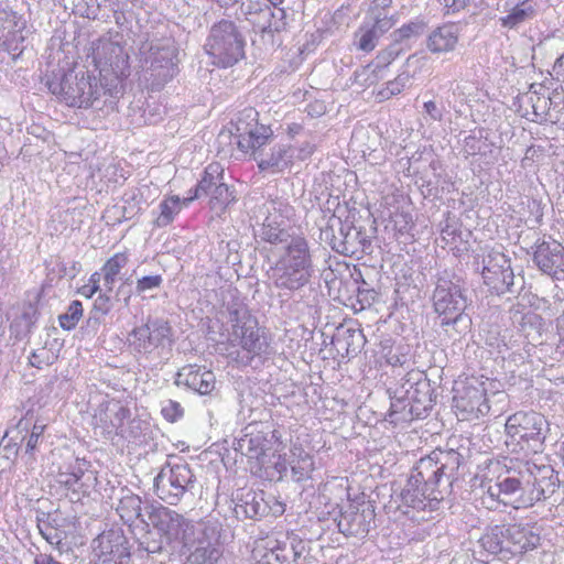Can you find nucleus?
I'll list each match as a JSON object with an SVG mask.
<instances>
[{
    "label": "nucleus",
    "instance_id": "1",
    "mask_svg": "<svg viewBox=\"0 0 564 564\" xmlns=\"http://www.w3.org/2000/svg\"><path fill=\"white\" fill-rule=\"evenodd\" d=\"M555 482L549 465L507 457L489 460L480 475L481 499L489 509H529L552 495Z\"/></svg>",
    "mask_w": 564,
    "mask_h": 564
},
{
    "label": "nucleus",
    "instance_id": "2",
    "mask_svg": "<svg viewBox=\"0 0 564 564\" xmlns=\"http://www.w3.org/2000/svg\"><path fill=\"white\" fill-rule=\"evenodd\" d=\"M458 467L459 459L454 452L435 449L421 458L415 474L401 492V507L414 511L436 510L444 499L438 488L442 478H449Z\"/></svg>",
    "mask_w": 564,
    "mask_h": 564
},
{
    "label": "nucleus",
    "instance_id": "3",
    "mask_svg": "<svg viewBox=\"0 0 564 564\" xmlns=\"http://www.w3.org/2000/svg\"><path fill=\"white\" fill-rule=\"evenodd\" d=\"M547 421L534 411L511 414L505 424L506 446L512 454L529 456L541 453L546 438Z\"/></svg>",
    "mask_w": 564,
    "mask_h": 564
},
{
    "label": "nucleus",
    "instance_id": "4",
    "mask_svg": "<svg viewBox=\"0 0 564 564\" xmlns=\"http://www.w3.org/2000/svg\"><path fill=\"white\" fill-rule=\"evenodd\" d=\"M485 376H460L453 386L452 408L460 421H477L490 411Z\"/></svg>",
    "mask_w": 564,
    "mask_h": 564
},
{
    "label": "nucleus",
    "instance_id": "5",
    "mask_svg": "<svg viewBox=\"0 0 564 564\" xmlns=\"http://www.w3.org/2000/svg\"><path fill=\"white\" fill-rule=\"evenodd\" d=\"M246 41L237 24L231 20H219L210 28L205 43L206 53L213 64L220 68L231 67L245 58Z\"/></svg>",
    "mask_w": 564,
    "mask_h": 564
},
{
    "label": "nucleus",
    "instance_id": "6",
    "mask_svg": "<svg viewBox=\"0 0 564 564\" xmlns=\"http://www.w3.org/2000/svg\"><path fill=\"white\" fill-rule=\"evenodd\" d=\"M48 89L74 108H90L100 97L98 82L89 72L64 74L58 82H50Z\"/></svg>",
    "mask_w": 564,
    "mask_h": 564
},
{
    "label": "nucleus",
    "instance_id": "7",
    "mask_svg": "<svg viewBox=\"0 0 564 564\" xmlns=\"http://www.w3.org/2000/svg\"><path fill=\"white\" fill-rule=\"evenodd\" d=\"M232 135L239 151L253 158L274 139L270 124L260 122V115L253 107L245 108L234 122Z\"/></svg>",
    "mask_w": 564,
    "mask_h": 564
},
{
    "label": "nucleus",
    "instance_id": "8",
    "mask_svg": "<svg viewBox=\"0 0 564 564\" xmlns=\"http://www.w3.org/2000/svg\"><path fill=\"white\" fill-rule=\"evenodd\" d=\"M305 549V542L299 536L290 541L273 536L260 538L253 543L250 564H297Z\"/></svg>",
    "mask_w": 564,
    "mask_h": 564
},
{
    "label": "nucleus",
    "instance_id": "9",
    "mask_svg": "<svg viewBox=\"0 0 564 564\" xmlns=\"http://www.w3.org/2000/svg\"><path fill=\"white\" fill-rule=\"evenodd\" d=\"M311 256L307 241L303 237L292 239L288 246L284 273L279 286L297 290L310 279Z\"/></svg>",
    "mask_w": 564,
    "mask_h": 564
},
{
    "label": "nucleus",
    "instance_id": "10",
    "mask_svg": "<svg viewBox=\"0 0 564 564\" xmlns=\"http://www.w3.org/2000/svg\"><path fill=\"white\" fill-rule=\"evenodd\" d=\"M433 304L435 312L442 317V326L456 324L467 306L460 288L448 281L437 284Z\"/></svg>",
    "mask_w": 564,
    "mask_h": 564
},
{
    "label": "nucleus",
    "instance_id": "11",
    "mask_svg": "<svg viewBox=\"0 0 564 564\" xmlns=\"http://www.w3.org/2000/svg\"><path fill=\"white\" fill-rule=\"evenodd\" d=\"M94 65L107 78L123 82L130 76V57L122 46L115 43L98 45L94 55Z\"/></svg>",
    "mask_w": 564,
    "mask_h": 564
},
{
    "label": "nucleus",
    "instance_id": "12",
    "mask_svg": "<svg viewBox=\"0 0 564 564\" xmlns=\"http://www.w3.org/2000/svg\"><path fill=\"white\" fill-rule=\"evenodd\" d=\"M194 474L186 463L174 464L166 474L156 477V496L170 505H175L193 482Z\"/></svg>",
    "mask_w": 564,
    "mask_h": 564
},
{
    "label": "nucleus",
    "instance_id": "13",
    "mask_svg": "<svg viewBox=\"0 0 564 564\" xmlns=\"http://www.w3.org/2000/svg\"><path fill=\"white\" fill-rule=\"evenodd\" d=\"M150 520L169 542L186 545L194 532V527L187 519L163 506L152 510Z\"/></svg>",
    "mask_w": 564,
    "mask_h": 564
},
{
    "label": "nucleus",
    "instance_id": "14",
    "mask_svg": "<svg viewBox=\"0 0 564 564\" xmlns=\"http://www.w3.org/2000/svg\"><path fill=\"white\" fill-rule=\"evenodd\" d=\"M533 261L545 274L555 280H564V247L557 241L540 243L533 254Z\"/></svg>",
    "mask_w": 564,
    "mask_h": 564
},
{
    "label": "nucleus",
    "instance_id": "15",
    "mask_svg": "<svg viewBox=\"0 0 564 564\" xmlns=\"http://www.w3.org/2000/svg\"><path fill=\"white\" fill-rule=\"evenodd\" d=\"M26 21L17 12L9 9L0 10V41L9 52H21L25 40L23 32Z\"/></svg>",
    "mask_w": 564,
    "mask_h": 564
},
{
    "label": "nucleus",
    "instance_id": "16",
    "mask_svg": "<svg viewBox=\"0 0 564 564\" xmlns=\"http://www.w3.org/2000/svg\"><path fill=\"white\" fill-rule=\"evenodd\" d=\"M482 264L481 275L488 286L500 290L510 284L513 274L509 260L502 252H488L482 259Z\"/></svg>",
    "mask_w": 564,
    "mask_h": 564
},
{
    "label": "nucleus",
    "instance_id": "17",
    "mask_svg": "<svg viewBox=\"0 0 564 564\" xmlns=\"http://www.w3.org/2000/svg\"><path fill=\"white\" fill-rule=\"evenodd\" d=\"M129 262L130 252L128 250L116 252L104 262L98 273L106 291L112 292L118 282L129 283L130 279L126 278Z\"/></svg>",
    "mask_w": 564,
    "mask_h": 564
},
{
    "label": "nucleus",
    "instance_id": "18",
    "mask_svg": "<svg viewBox=\"0 0 564 564\" xmlns=\"http://www.w3.org/2000/svg\"><path fill=\"white\" fill-rule=\"evenodd\" d=\"M178 380L199 394L212 393L216 386L214 372L195 365L183 367L178 372Z\"/></svg>",
    "mask_w": 564,
    "mask_h": 564
},
{
    "label": "nucleus",
    "instance_id": "19",
    "mask_svg": "<svg viewBox=\"0 0 564 564\" xmlns=\"http://www.w3.org/2000/svg\"><path fill=\"white\" fill-rule=\"evenodd\" d=\"M505 536L507 540V552L513 554L525 553L535 549L540 540L539 535L517 523L505 525Z\"/></svg>",
    "mask_w": 564,
    "mask_h": 564
},
{
    "label": "nucleus",
    "instance_id": "20",
    "mask_svg": "<svg viewBox=\"0 0 564 564\" xmlns=\"http://www.w3.org/2000/svg\"><path fill=\"white\" fill-rule=\"evenodd\" d=\"M459 30L455 23H445L436 28L427 37L426 46L430 52L442 54L452 52L458 44Z\"/></svg>",
    "mask_w": 564,
    "mask_h": 564
},
{
    "label": "nucleus",
    "instance_id": "21",
    "mask_svg": "<svg viewBox=\"0 0 564 564\" xmlns=\"http://www.w3.org/2000/svg\"><path fill=\"white\" fill-rule=\"evenodd\" d=\"M224 167L217 162H210L203 172L202 178L196 186L189 191V195L185 197V203H193L199 198L202 194H208L219 184H224Z\"/></svg>",
    "mask_w": 564,
    "mask_h": 564
},
{
    "label": "nucleus",
    "instance_id": "22",
    "mask_svg": "<svg viewBox=\"0 0 564 564\" xmlns=\"http://www.w3.org/2000/svg\"><path fill=\"white\" fill-rule=\"evenodd\" d=\"M286 155L288 148L285 145L274 144L270 147L269 152L262 149L252 159L261 172L278 173L288 167Z\"/></svg>",
    "mask_w": 564,
    "mask_h": 564
},
{
    "label": "nucleus",
    "instance_id": "23",
    "mask_svg": "<svg viewBox=\"0 0 564 564\" xmlns=\"http://www.w3.org/2000/svg\"><path fill=\"white\" fill-rule=\"evenodd\" d=\"M426 58L424 56H419L417 54L410 55L405 61V66H413L414 72L410 73L403 70L399 73L393 79H390L386 83L392 96H398L402 94L410 82L414 77L417 72H421L424 67Z\"/></svg>",
    "mask_w": 564,
    "mask_h": 564
},
{
    "label": "nucleus",
    "instance_id": "24",
    "mask_svg": "<svg viewBox=\"0 0 564 564\" xmlns=\"http://www.w3.org/2000/svg\"><path fill=\"white\" fill-rule=\"evenodd\" d=\"M84 475L85 471L79 466H69L66 470H61L57 474L56 481L79 499L88 495L87 486L83 482Z\"/></svg>",
    "mask_w": 564,
    "mask_h": 564
},
{
    "label": "nucleus",
    "instance_id": "25",
    "mask_svg": "<svg viewBox=\"0 0 564 564\" xmlns=\"http://www.w3.org/2000/svg\"><path fill=\"white\" fill-rule=\"evenodd\" d=\"M208 195V207L218 216L225 214L228 207L237 200L235 189L225 183L219 184Z\"/></svg>",
    "mask_w": 564,
    "mask_h": 564
},
{
    "label": "nucleus",
    "instance_id": "26",
    "mask_svg": "<svg viewBox=\"0 0 564 564\" xmlns=\"http://www.w3.org/2000/svg\"><path fill=\"white\" fill-rule=\"evenodd\" d=\"M189 204L185 203V198L181 199L177 195L165 197L160 204V214L154 221L155 226L166 227L171 225L183 207Z\"/></svg>",
    "mask_w": 564,
    "mask_h": 564
},
{
    "label": "nucleus",
    "instance_id": "27",
    "mask_svg": "<svg viewBox=\"0 0 564 564\" xmlns=\"http://www.w3.org/2000/svg\"><path fill=\"white\" fill-rule=\"evenodd\" d=\"M291 452L292 455L295 456V458L290 462L294 479L296 481L307 479L314 469L313 457L306 453L301 445L294 446Z\"/></svg>",
    "mask_w": 564,
    "mask_h": 564
},
{
    "label": "nucleus",
    "instance_id": "28",
    "mask_svg": "<svg viewBox=\"0 0 564 564\" xmlns=\"http://www.w3.org/2000/svg\"><path fill=\"white\" fill-rule=\"evenodd\" d=\"M481 546L490 554L507 551L505 524L490 528L479 540Z\"/></svg>",
    "mask_w": 564,
    "mask_h": 564
},
{
    "label": "nucleus",
    "instance_id": "29",
    "mask_svg": "<svg viewBox=\"0 0 564 564\" xmlns=\"http://www.w3.org/2000/svg\"><path fill=\"white\" fill-rule=\"evenodd\" d=\"M536 10L533 6H523V2L516 4L510 12L500 19L503 28L514 29L524 21L535 17Z\"/></svg>",
    "mask_w": 564,
    "mask_h": 564
},
{
    "label": "nucleus",
    "instance_id": "30",
    "mask_svg": "<svg viewBox=\"0 0 564 564\" xmlns=\"http://www.w3.org/2000/svg\"><path fill=\"white\" fill-rule=\"evenodd\" d=\"M355 83L361 87V90L376 86L382 78V67H377L375 64H368L354 74Z\"/></svg>",
    "mask_w": 564,
    "mask_h": 564
},
{
    "label": "nucleus",
    "instance_id": "31",
    "mask_svg": "<svg viewBox=\"0 0 564 564\" xmlns=\"http://www.w3.org/2000/svg\"><path fill=\"white\" fill-rule=\"evenodd\" d=\"M83 315L84 308L82 302L74 300L70 302L67 312L58 316V324L64 330H72L77 326Z\"/></svg>",
    "mask_w": 564,
    "mask_h": 564
},
{
    "label": "nucleus",
    "instance_id": "32",
    "mask_svg": "<svg viewBox=\"0 0 564 564\" xmlns=\"http://www.w3.org/2000/svg\"><path fill=\"white\" fill-rule=\"evenodd\" d=\"M120 517L124 521H133L141 513L140 499L135 496H128L119 501L117 508Z\"/></svg>",
    "mask_w": 564,
    "mask_h": 564
},
{
    "label": "nucleus",
    "instance_id": "33",
    "mask_svg": "<svg viewBox=\"0 0 564 564\" xmlns=\"http://www.w3.org/2000/svg\"><path fill=\"white\" fill-rule=\"evenodd\" d=\"M241 347L251 354L250 360L261 350L259 330L257 328H243L240 339Z\"/></svg>",
    "mask_w": 564,
    "mask_h": 564
},
{
    "label": "nucleus",
    "instance_id": "34",
    "mask_svg": "<svg viewBox=\"0 0 564 564\" xmlns=\"http://www.w3.org/2000/svg\"><path fill=\"white\" fill-rule=\"evenodd\" d=\"M356 37L358 39L357 48L369 53L376 48L379 34L375 29L361 26L356 33Z\"/></svg>",
    "mask_w": 564,
    "mask_h": 564
},
{
    "label": "nucleus",
    "instance_id": "35",
    "mask_svg": "<svg viewBox=\"0 0 564 564\" xmlns=\"http://www.w3.org/2000/svg\"><path fill=\"white\" fill-rule=\"evenodd\" d=\"M56 360H57V355H55L52 351V349H50L45 346L35 349L29 357L30 365L37 369H42L44 367L51 366Z\"/></svg>",
    "mask_w": 564,
    "mask_h": 564
},
{
    "label": "nucleus",
    "instance_id": "36",
    "mask_svg": "<svg viewBox=\"0 0 564 564\" xmlns=\"http://www.w3.org/2000/svg\"><path fill=\"white\" fill-rule=\"evenodd\" d=\"M403 50L397 45V43L388 45L387 47L380 50L376 56L377 67H382V72H384L399 56L402 54Z\"/></svg>",
    "mask_w": 564,
    "mask_h": 564
},
{
    "label": "nucleus",
    "instance_id": "37",
    "mask_svg": "<svg viewBox=\"0 0 564 564\" xmlns=\"http://www.w3.org/2000/svg\"><path fill=\"white\" fill-rule=\"evenodd\" d=\"M279 17L276 18V14L274 12H271V20L269 23L263 28V32L267 33H280L286 30L288 22H286V11L285 9L280 8L278 10Z\"/></svg>",
    "mask_w": 564,
    "mask_h": 564
},
{
    "label": "nucleus",
    "instance_id": "38",
    "mask_svg": "<svg viewBox=\"0 0 564 564\" xmlns=\"http://www.w3.org/2000/svg\"><path fill=\"white\" fill-rule=\"evenodd\" d=\"M163 278L161 274L145 275L137 280L135 291L142 294L149 290L159 289L162 285Z\"/></svg>",
    "mask_w": 564,
    "mask_h": 564
},
{
    "label": "nucleus",
    "instance_id": "39",
    "mask_svg": "<svg viewBox=\"0 0 564 564\" xmlns=\"http://www.w3.org/2000/svg\"><path fill=\"white\" fill-rule=\"evenodd\" d=\"M423 28L422 23L409 22L403 24L401 28L397 29L393 33L395 43L408 40L414 35H416L420 29Z\"/></svg>",
    "mask_w": 564,
    "mask_h": 564
},
{
    "label": "nucleus",
    "instance_id": "40",
    "mask_svg": "<svg viewBox=\"0 0 564 564\" xmlns=\"http://www.w3.org/2000/svg\"><path fill=\"white\" fill-rule=\"evenodd\" d=\"M45 431V425L43 424H34L32 431L26 440L25 449L28 453H33L40 443V438L42 437Z\"/></svg>",
    "mask_w": 564,
    "mask_h": 564
},
{
    "label": "nucleus",
    "instance_id": "41",
    "mask_svg": "<svg viewBox=\"0 0 564 564\" xmlns=\"http://www.w3.org/2000/svg\"><path fill=\"white\" fill-rule=\"evenodd\" d=\"M100 289V274L98 272H94L86 285H83L79 290V293L84 295L86 299H91Z\"/></svg>",
    "mask_w": 564,
    "mask_h": 564
},
{
    "label": "nucleus",
    "instance_id": "42",
    "mask_svg": "<svg viewBox=\"0 0 564 564\" xmlns=\"http://www.w3.org/2000/svg\"><path fill=\"white\" fill-rule=\"evenodd\" d=\"M395 22L397 20L393 15H384L382 18H377L371 29H375L380 37L382 34L391 30Z\"/></svg>",
    "mask_w": 564,
    "mask_h": 564
},
{
    "label": "nucleus",
    "instance_id": "43",
    "mask_svg": "<svg viewBox=\"0 0 564 564\" xmlns=\"http://www.w3.org/2000/svg\"><path fill=\"white\" fill-rule=\"evenodd\" d=\"M468 1L469 0H440L446 14H454L462 11L467 7Z\"/></svg>",
    "mask_w": 564,
    "mask_h": 564
},
{
    "label": "nucleus",
    "instance_id": "44",
    "mask_svg": "<svg viewBox=\"0 0 564 564\" xmlns=\"http://www.w3.org/2000/svg\"><path fill=\"white\" fill-rule=\"evenodd\" d=\"M162 414L169 421L174 422L182 416L183 410L177 402L170 401L169 404L162 409Z\"/></svg>",
    "mask_w": 564,
    "mask_h": 564
},
{
    "label": "nucleus",
    "instance_id": "45",
    "mask_svg": "<svg viewBox=\"0 0 564 564\" xmlns=\"http://www.w3.org/2000/svg\"><path fill=\"white\" fill-rule=\"evenodd\" d=\"M371 94L375 101L379 104L384 102L393 97L386 84L378 89H373Z\"/></svg>",
    "mask_w": 564,
    "mask_h": 564
},
{
    "label": "nucleus",
    "instance_id": "46",
    "mask_svg": "<svg viewBox=\"0 0 564 564\" xmlns=\"http://www.w3.org/2000/svg\"><path fill=\"white\" fill-rule=\"evenodd\" d=\"M423 108L425 112L433 119V120H441L442 115L440 113L436 102L434 100H429L423 104Z\"/></svg>",
    "mask_w": 564,
    "mask_h": 564
},
{
    "label": "nucleus",
    "instance_id": "47",
    "mask_svg": "<svg viewBox=\"0 0 564 564\" xmlns=\"http://www.w3.org/2000/svg\"><path fill=\"white\" fill-rule=\"evenodd\" d=\"M556 330L558 335V347L564 348V313L556 319Z\"/></svg>",
    "mask_w": 564,
    "mask_h": 564
},
{
    "label": "nucleus",
    "instance_id": "48",
    "mask_svg": "<svg viewBox=\"0 0 564 564\" xmlns=\"http://www.w3.org/2000/svg\"><path fill=\"white\" fill-rule=\"evenodd\" d=\"M34 564H62L50 554H40L35 557Z\"/></svg>",
    "mask_w": 564,
    "mask_h": 564
},
{
    "label": "nucleus",
    "instance_id": "49",
    "mask_svg": "<svg viewBox=\"0 0 564 564\" xmlns=\"http://www.w3.org/2000/svg\"><path fill=\"white\" fill-rule=\"evenodd\" d=\"M554 72L557 78H560L564 83V55L557 58L554 65Z\"/></svg>",
    "mask_w": 564,
    "mask_h": 564
},
{
    "label": "nucleus",
    "instance_id": "50",
    "mask_svg": "<svg viewBox=\"0 0 564 564\" xmlns=\"http://www.w3.org/2000/svg\"><path fill=\"white\" fill-rule=\"evenodd\" d=\"M274 469L278 471L279 475H282L288 469V463L285 457L279 455L278 462L274 463Z\"/></svg>",
    "mask_w": 564,
    "mask_h": 564
},
{
    "label": "nucleus",
    "instance_id": "51",
    "mask_svg": "<svg viewBox=\"0 0 564 564\" xmlns=\"http://www.w3.org/2000/svg\"><path fill=\"white\" fill-rule=\"evenodd\" d=\"M302 130V126L300 123H292L288 127V134L291 137H294L295 134L300 133Z\"/></svg>",
    "mask_w": 564,
    "mask_h": 564
},
{
    "label": "nucleus",
    "instance_id": "52",
    "mask_svg": "<svg viewBox=\"0 0 564 564\" xmlns=\"http://www.w3.org/2000/svg\"><path fill=\"white\" fill-rule=\"evenodd\" d=\"M375 7H380L382 9L389 8L392 3V0H372Z\"/></svg>",
    "mask_w": 564,
    "mask_h": 564
},
{
    "label": "nucleus",
    "instance_id": "53",
    "mask_svg": "<svg viewBox=\"0 0 564 564\" xmlns=\"http://www.w3.org/2000/svg\"><path fill=\"white\" fill-rule=\"evenodd\" d=\"M268 240L270 242H278V241H281V238H280V235L279 234H274V235H270L268 236Z\"/></svg>",
    "mask_w": 564,
    "mask_h": 564
},
{
    "label": "nucleus",
    "instance_id": "54",
    "mask_svg": "<svg viewBox=\"0 0 564 564\" xmlns=\"http://www.w3.org/2000/svg\"><path fill=\"white\" fill-rule=\"evenodd\" d=\"M274 8H278L280 4L284 2V0H268Z\"/></svg>",
    "mask_w": 564,
    "mask_h": 564
},
{
    "label": "nucleus",
    "instance_id": "55",
    "mask_svg": "<svg viewBox=\"0 0 564 564\" xmlns=\"http://www.w3.org/2000/svg\"><path fill=\"white\" fill-rule=\"evenodd\" d=\"M284 511H285V506H284V503L279 502V503H278L276 512H278L279 514H282V513H284Z\"/></svg>",
    "mask_w": 564,
    "mask_h": 564
}]
</instances>
